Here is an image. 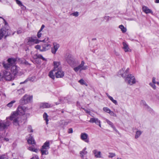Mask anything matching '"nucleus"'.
Instances as JSON below:
<instances>
[{"instance_id":"nucleus-49","label":"nucleus","mask_w":159,"mask_h":159,"mask_svg":"<svg viewBox=\"0 0 159 159\" xmlns=\"http://www.w3.org/2000/svg\"><path fill=\"white\" fill-rule=\"evenodd\" d=\"M22 62L25 65H30V63L27 62L26 60H22Z\"/></svg>"},{"instance_id":"nucleus-52","label":"nucleus","mask_w":159,"mask_h":159,"mask_svg":"<svg viewBox=\"0 0 159 159\" xmlns=\"http://www.w3.org/2000/svg\"><path fill=\"white\" fill-rule=\"evenodd\" d=\"M68 133L70 134L73 133V129L72 128H70L68 130Z\"/></svg>"},{"instance_id":"nucleus-19","label":"nucleus","mask_w":159,"mask_h":159,"mask_svg":"<svg viewBox=\"0 0 159 159\" xmlns=\"http://www.w3.org/2000/svg\"><path fill=\"white\" fill-rule=\"evenodd\" d=\"M53 45V47L51 48V52L53 54H55L58 49L59 48L60 45L59 44L56 43H54Z\"/></svg>"},{"instance_id":"nucleus-12","label":"nucleus","mask_w":159,"mask_h":159,"mask_svg":"<svg viewBox=\"0 0 159 159\" xmlns=\"http://www.w3.org/2000/svg\"><path fill=\"white\" fill-rule=\"evenodd\" d=\"M129 72V68H127L126 70H125V68H123L120 70L119 72V75H121L123 77L125 78L126 76H127V74H128Z\"/></svg>"},{"instance_id":"nucleus-38","label":"nucleus","mask_w":159,"mask_h":159,"mask_svg":"<svg viewBox=\"0 0 159 159\" xmlns=\"http://www.w3.org/2000/svg\"><path fill=\"white\" fill-rule=\"evenodd\" d=\"M103 110L108 113H109L110 111H111V110H110V109H109V108H107V107H104L103 109Z\"/></svg>"},{"instance_id":"nucleus-13","label":"nucleus","mask_w":159,"mask_h":159,"mask_svg":"<svg viewBox=\"0 0 159 159\" xmlns=\"http://www.w3.org/2000/svg\"><path fill=\"white\" fill-rule=\"evenodd\" d=\"M28 41L27 43V45H31L34 43H39V41H41L39 40L34 39L32 37L29 38L28 39Z\"/></svg>"},{"instance_id":"nucleus-55","label":"nucleus","mask_w":159,"mask_h":159,"mask_svg":"<svg viewBox=\"0 0 159 159\" xmlns=\"http://www.w3.org/2000/svg\"><path fill=\"white\" fill-rule=\"evenodd\" d=\"M156 78L155 77H153L152 79V83L153 84H156Z\"/></svg>"},{"instance_id":"nucleus-37","label":"nucleus","mask_w":159,"mask_h":159,"mask_svg":"<svg viewBox=\"0 0 159 159\" xmlns=\"http://www.w3.org/2000/svg\"><path fill=\"white\" fill-rule=\"evenodd\" d=\"M109 98L116 105H117V101L115 100H114L112 97H109Z\"/></svg>"},{"instance_id":"nucleus-20","label":"nucleus","mask_w":159,"mask_h":159,"mask_svg":"<svg viewBox=\"0 0 159 159\" xmlns=\"http://www.w3.org/2000/svg\"><path fill=\"white\" fill-rule=\"evenodd\" d=\"M53 105L48 103H41L40 104V107L42 108H49L52 107Z\"/></svg>"},{"instance_id":"nucleus-21","label":"nucleus","mask_w":159,"mask_h":159,"mask_svg":"<svg viewBox=\"0 0 159 159\" xmlns=\"http://www.w3.org/2000/svg\"><path fill=\"white\" fill-rule=\"evenodd\" d=\"M142 10L146 14L151 13L153 14V12L152 11L145 6H143Z\"/></svg>"},{"instance_id":"nucleus-46","label":"nucleus","mask_w":159,"mask_h":159,"mask_svg":"<svg viewBox=\"0 0 159 159\" xmlns=\"http://www.w3.org/2000/svg\"><path fill=\"white\" fill-rule=\"evenodd\" d=\"M74 70L76 72H78L80 70L79 67L77 66L74 67Z\"/></svg>"},{"instance_id":"nucleus-22","label":"nucleus","mask_w":159,"mask_h":159,"mask_svg":"<svg viewBox=\"0 0 159 159\" xmlns=\"http://www.w3.org/2000/svg\"><path fill=\"white\" fill-rule=\"evenodd\" d=\"M64 57L66 60H71L73 58V56L70 52H66L65 54Z\"/></svg>"},{"instance_id":"nucleus-58","label":"nucleus","mask_w":159,"mask_h":159,"mask_svg":"<svg viewBox=\"0 0 159 159\" xmlns=\"http://www.w3.org/2000/svg\"><path fill=\"white\" fill-rule=\"evenodd\" d=\"M2 139H3L5 140H6V141H8L9 140V139L7 138H2Z\"/></svg>"},{"instance_id":"nucleus-4","label":"nucleus","mask_w":159,"mask_h":159,"mask_svg":"<svg viewBox=\"0 0 159 159\" xmlns=\"http://www.w3.org/2000/svg\"><path fill=\"white\" fill-rule=\"evenodd\" d=\"M32 100V96L26 94L20 100V102L22 105H24L31 102Z\"/></svg>"},{"instance_id":"nucleus-48","label":"nucleus","mask_w":159,"mask_h":159,"mask_svg":"<svg viewBox=\"0 0 159 159\" xmlns=\"http://www.w3.org/2000/svg\"><path fill=\"white\" fill-rule=\"evenodd\" d=\"M35 48L37 49H39L41 51V49L42 48V46H41L39 45H37L35 46Z\"/></svg>"},{"instance_id":"nucleus-64","label":"nucleus","mask_w":159,"mask_h":159,"mask_svg":"<svg viewBox=\"0 0 159 159\" xmlns=\"http://www.w3.org/2000/svg\"><path fill=\"white\" fill-rule=\"evenodd\" d=\"M14 33H15V32H13V33H12V35H14Z\"/></svg>"},{"instance_id":"nucleus-31","label":"nucleus","mask_w":159,"mask_h":159,"mask_svg":"<svg viewBox=\"0 0 159 159\" xmlns=\"http://www.w3.org/2000/svg\"><path fill=\"white\" fill-rule=\"evenodd\" d=\"M119 27L121 29L122 33H125L126 31L127 30L126 28L123 25H119Z\"/></svg>"},{"instance_id":"nucleus-17","label":"nucleus","mask_w":159,"mask_h":159,"mask_svg":"<svg viewBox=\"0 0 159 159\" xmlns=\"http://www.w3.org/2000/svg\"><path fill=\"white\" fill-rule=\"evenodd\" d=\"M10 124V121L8 120H7L5 122H0V128L2 129L7 128Z\"/></svg>"},{"instance_id":"nucleus-5","label":"nucleus","mask_w":159,"mask_h":159,"mask_svg":"<svg viewBox=\"0 0 159 159\" xmlns=\"http://www.w3.org/2000/svg\"><path fill=\"white\" fill-rule=\"evenodd\" d=\"M16 60H4L2 63L3 67L7 70L15 64V61Z\"/></svg>"},{"instance_id":"nucleus-18","label":"nucleus","mask_w":159,"mask_h":159,"mask_svg":"<svg viewBox=\"0 0 159 159\" xmlns=\"http://www.w3.org/2000/svg\"><path fill=\"white\" fill-rule=\"evenodd\" d=\"M89 122L91 123H95L97 125H98L100 127H101V121L98 118H91Z\"/></svg>"},{"instance_id":"nucleus-45","label":"nucleus","mask_w":159,"mask_h":159,"mask_svg":"<svg viewBox=\"0 0 159 159\" xmlns=\"http://www.w3.org/2000/svg\"><path fill=\"white\" fill-rule=\"evenodd\" d=\"M116 156L115 153H110L109 155V157L112 158Z\"/></svg>"},{"instance_id":"nucleus-9","label":"nucleus","mask_w":159,"mask_h":159,"mask_svg":"<svg viewBox=\"0 0 159 159\" xmlns=\"http://www.w3.org/2000/svg\"><path fill=\"white\" fill-rule=\"evenodd\" d=\"M20 70V67L16 66L15 64H14L11 67V71L14 77L18 75Z\"/></svg>"},{"instance_id":"nucleus-1","label":"nucleus","mask_w":159,"mask_h":159,"mask_svg":"<svg viewBox=\"0 0 159 159\" xmlns=\"http://www.w3.org/2000/svg\"><path fill=\"white\" fill-rule=\"evenodd\" d=\"M4 20L5 26L0 30V40H1L4 36H5V37L6 38L7 36L11 34V31L9 29L7 23L4 19Z\"/></svg>"},{"instance_id":"nucleus-59","label":"nucleus","mask_w":159,"mask_h":159,"mask_svg":"<svg viewBox=\"0 0 159 159\" xmlns=\"http://www.w3.org/2000/svg\"><path fill=\"white\" fill-rule=\"evenodd\" d=\"M83 109L85 111L86 113H89L90 112L89 111L85 109L84 108H83Z\"/></svg>"},{"instance_id":"nucleus-16","label":"nucleus","mask_w":159,"mask_h":159,"mask_svg":"<svg viewBox=\"0 0 159 159\" xmlns=\"http://www.w3.org/2000/svg\"><path fill=\"white\" fill-rule=\"evenodd\" d=\"M54 65V70H57L61 69V66L60 63L59 61H54L53 62Z\"/></svg>"},{"instance_id":"nucleus-44","label":"nucleus","mask_w":159,"mask_h":159,"mask_svg":"<svg viewBox=\"0 0 159 159\" xmlns=\"http://www.w3.org/2000/svg\"><path fill=\"white\" fill-rule=\"evenodd\" d=\"M109 114L111 116L116 117V115L113 111H111Z\"/></svg>"},{"instance_id":"nucleus-54","label":"nucleus","mask_w":159,"mask_h":159,"mask_svg":"<svg viewBox=\"0 0 159 159\" xmlns=\"http://www.w3.org/2000/svg\"><path fill=\"white\" fill-rule=\"evenodd\" d=\"M31 159H39V158L38 156L35 155Z\"/></svg>"},{"instance_id":"nucleus-39","label":"nucleus","mask_w":159,"mask_h":159,"mask_svg":"<svg viewBox=\"0 0 159 159\" xmlns=\"http://www.w3.org/2000/svg\"><path fill=\"white\" fill-rule=\"evenodd\" d=\"M16 3L20 6H23L26 8L25 7H24L23 5L22 4L21 2L19 0H16Z\"/></svg>"},{"instance_id":"nucleus-25","label":"nucleus","mask_w":159,"mask_h":159,"mask_svg":"<svg viewBox=\"0 0 159 159\" xmlns=\"http://www.w3.org/2000/svg\"><path fill=\"white\" fill-rule=\"evenodd\" d=\"M93 153L94 154L95 157L96 158H101V152L95 149L93 151Z\"/></svg>"},{"instance_id":"nucleus-34","label":"nucleus","mask_w":159,"mask_h":159,"mask_svg":"<svg viewBox=\"0 0 159 159\" xmlns=\"http://www.w3.org/2000/svg\"><path fill=\"white\" fill-rule=\"evenodd\" d=\"M78 82L81 84V85H84L86 86H88V84L87 83L84 81V80L83 79H81Z\"/></svg>"},{"instance_id":"nucleus-61","label":"nucleus","mask_w":159,"mask_h":159,"mask_svg":"<svg viewBox=\"0 0 159 159\" xmlns=\"http://www.w3.org/2000/svg\"><path fill=\"white\" fill-rule=\"evenodd\" d=\"M155 2L156 3H159V0H155Z\"/></svg>"},{"instance_id":"nucleus-26","label":"nucleus","mask_w":159,"mask_h":159,"mask_svg":"<svg viewBox=\"0 0 159 159\" xmlns=\"http://www.w3.org/2000/svg\"><path fill=\"white\" fill-rule=\"evenodd\" d=\"M84 62L83 61H82L81 62V64L78 66L79 67L80 70V71L83 70H85L87 69V66H84Z\"/></svg>"},{"instance_id":"nucleus-56","label":"nucleus","mask_w":159,"mask_h":159,"mask_svg":"<svg viewBox=\"0 0 159 159\" xmlns=\"http://www.w3.org/2000/svg\"><path fill=\"white\" fill-rule=\"evenodd\" d=\"M44 27H45V25H42L41 27V28H40V29L39 31L41 32L42 30L44 28Z\"/></svg>"},{"instance_id":"nucleus-14","label":"nucleus","mask_w":159,"mask_h":159,"mask_svg":"<svg viewBox=\"0 0 159 159\" xmlns=\"http://www.w3.org/2000/svg\"><path fill=\"white\" fill-rule=\"evenodd\" d=\"M80 139L87 143L89 142V139L88 134L85 133H81L80 134Z\"/></svg>"},{"instance_id":"nucleus-24","label":"nucleus","mask_w":159,"mask_h":159,"mask_svg":"<svg viewBox=\"0 0 159 159\" xmlns=\"http://www.w3.org/2000/svg\"><path fill=\"white\" fill-rule=\"evenodd\" d=\"M123 49L125 52H131V50L129 47L128 45L125 42H123Z\"/></svg>"},{"instance_id":"nucleus-15","label":"nucleus","mask_w":159,"mask_h":159,"mask_svg":"<svg viewBox=\"0 0 159 159\" xmlns=\"http://www.w3.org/2000/svg\"><path fill=\"white\" fill-rule=\"evenodd\" d=\"M55 74L57 78H62L64 75V72L61 69L56 71Z\"/></svg>"},{"instance_id":"nucleus-3","label":"nucleus","mask_w":159,"mask_h":159,"mask_svg":"<svg viewBox=\"0 0 159 159\" xmlns=\"http://www.w3.org/2000/svg\"><path fill=\"white\" fill-rule=\"evenodd\" d=\"M50 148V143L49 141H46L44 143L43 145L40 148L41 154L47 155L48 154V150Z\"/></svg>"},{"instance_id":"nucleus-41","label":"nucleus","mask_w":159,"mask_h":159,"mask_svg":"<svg viewBox=\"0 0 159 159\" xmlns=\"http://www.w3.org/2000/svg\"><path fill=\"white\" fill-rule=\"evenodd\" d=\"M155 84H153L152 83H149L150 85L152 88L154 89H156V86L155 85Z\"/></svg>"},{"instance_id":"nucleus-50","label":"nucleus","mask_w":159,"mask_h":159,"mask_svg":"<svg viewBox=\"0 0 159 159\" xmlns=\"http://www.w3.org/2000/svg\"><path fill=\"white\" fill-rule=\"evenodd\" d=\"M72 15L73 16H77L79 15L78 12H74L72 13Z\"/></svg>"},{"instance_id":"nucleus-60","label":"nucleus","mask_w":159,"mask_h":159,"mask_svg":"<svg viewBox=\"0 0 159 159\" xmlns=\"http://www.w3.org/2000/svg\"><path fill=\"white\" fill-rule=\"evenodd\" d=\"M18 91L19 92V93H20L19 92H24V90L23 89H20L19 90H18Z\"/></svg>"},{"instance_id":"nucleus-47","label":"nucleus","mask_w":159,"mask_h":159,"mask_svg":"<svg viewBox=\"0 0 159 159\" xmlns=\"http://www.w3.org/2000/svg\"><path fill=\"white\" fill-rule=\"evenodd\" d=\"M41 31H39L37 33V37L39 39L41 36L42 34L40 33Z\"/></svg>"},{"instance_id":"nucleus-27","label":"nucleus","mask_w":159,"mask_h":159,"mask_svg":"<svg viewBox=\"0 0 159 159\" xmlns=\"http://www.w3.org/2000/svg\"><path fill=\"white\" fill-rule=\"evenodd\" d=\"M67 62L72 67H75L77 65V63L75 60H68Z\"/></svg>"},{"instance_id":"nucleus-32","label":"nucleus","mask_w":159,"mask_h":159,"mask_svg":"<svg viewBox=\"0 0 159 159\" xmlns=\"http://www.w3.org/2000/svg\"><path fill=\"white\" fill-rule=\"evenodd\" d=\"M142 133V132L141 131L138 130L136 132V134L135 135V139H137L141 135Z\"/></svg>"},{"instance_id":"nucleus-57","label":"nucleus","mask_w":159,"mask_h":159,"mask_svg":"<svg viewBox=\"0 0 159 159\" xmlns=\"http://www.w3.org/2000/svg\"><path fill=\"white\" fill-rule=\"evenodd\" d=\"M22 30H18L17 31V33L18 34H21V33H22Z\"/></svg>"},{"instance_id":"nucleus-28","label":"nucleus","mask_w":159,"mask_h":159,"mask_svg":"<svg viewBox=\"0 0 159 159\" xmlns=\"http://www.w3.org/2000/svg\"><path fill=\"white\" fill-rule=\"evenodd\" d=\"M86 148L85 147L84 148L82 151H80V152L81 157L82 158H84V156L86 154L88 153L87 151H86Z\"/></svg>"},{"instance_id":"nucleus-30","label":"nucleus","mask_w":159,"mask_h":159,"mask_svg":"<svg viewBox=\"0 0 159 159\" xmlns=\"http://www.w3.org/2000/svg\"><path fill=\"white\" fill-rule=\"evenodd\" d=\"M36 79V78L35 76H33L30 77H29L24 82V83H25L26 82H27L28 81H30V82H34L35 81Z\"/></svg>"},{"instance_id":"nucleus-2","label":"nucleus","mask_w":159,"mask_h":159,"mask_svg":"<svg viewBox=\"0 0 159 159\" xmlns=\"http://www.w3.org/2000/svg\"><path fill=\"white\" fill-rule=\"evenodd\" d=\"M27 142L28 143L31 144L32 146L28 147V149L32 152H37L38 151V149L35 148L34 146L36 144V143L33 137L30 136L29 139L27 140Z\"/></svg>"},{"instance_id":"nucleus-53","label":"nucleus","mask_w":159,"mask_h":159,"mask_svg":"<svg viewBox=\"0 0 159 159\" xmlns=\"http://www.w3.org/2000/svg\"><path fill=\"white\" fill-rule=\"evenodd\" d=\"M7 60H20V59L19 58H18L17 57H16V58L11 57V58H8L7 59Z\"/></svg>"},{"instance_id":"nucleus-7","label":"nucleus","mask_w":159,"mask_h":159,"mask_svg":"<svg viewBox=\"0 0 159 159\" xmlns=\"http://www.w3.org/2000/svg\"><path fill=\"white\" fill-rule=\"evenodd\" d=\"M2 77L6 80L10 81L14 79V77L9 71L7 70L3 71Z\"/></svg>"},{"instance_id":"nucleus-62","label":"nucleus","mask_w":159,"mask_h":159,"mask_svg":"<svg viewBox=\"0 0 159 159\" xmlns=\"http://www.w3.org/2000/svg\"><path fill=\"white\" fill-rule=\"evenodd\" d=\"M106 94L109 98V97H111V96H110L109 95V94H108V93H106Z\"/></svg>"},{"instance_id":"nucleus-43","label":"nucleus","mask_w":159,"mask_h":159,"mask_svg":"<svg viewBox=\"0 0 159 159\" xmlns=\"http://www.w3.org/2000/svg\"><path fill=\"white\" fill-rule=\"evenodd\" d=\"M0 159H8L7 156L3 155L0 157Z\"/></svg>"},{"instance_id":"nucleus-8","label":"nucleus","mask_w":159,"mask_h":159,"mask_svg":"<svg viewBox=\"0 0 159 159\" xmlns=\"http://www.w3.org/2000/svg\"><path fill=\"white\" fill-rule=\"evenodd\" d=\"M125 81L128 84L132 85L136 83L134 77L132 74H128L125 80Z\"/></svg>"},{"instance_id":"nucleus-11","label":"nucleus","mask_w":159,"mask_h":159,"mask_svg":"<svg viewBox=\"0 0 159 159\" xmlns=\"http://www.w3.org/2000/svg\"><path fill=\"white\" fill-rule=\"evenodd\" d=\"M25 108L24 107L19 106L17 109V111L14 112L17 113V116H18L19 115H24L25 112Z\"/></svg>"},{"instance_id":"nucleus-6","label":"nucleus","mask_w":159,"mask_h":159,"mask_svg":"<svg viewBox=\"0 0 159 159\" xmlns=\"http://www.w3.org/2000/svg\"><path fill=\"white\" fill-rule=\"evenodd\" d=\"M48 38H45L42 41V42L46 43H43L42 45V48L41 49V51L43 52L47 51L50 49L51 48V45L49 43V41H48Z\"/></svg>"},{"instance_id":"nucleus-51","label":"nucleus","mask_w":159,"mask_h":159,"mask_svg":"<svg viewBox=\"0 0 159 159\" xmlns=\"http://www.w3.org/2000/svg\"><path fill=\"white\" fill-rule=\"evenodd\" d=\"M110 18V17L109 16H105L104 17V19L106 20L107 21H108Z\"/></svg>"},{"instance_id":"nucleus-33","label":"nucleus","mask_w":159,"mask_h":159,"mask_svg":"<svg viewBox=\"0 0 159 159\" xmlns=\"http://www.w3.org/2000/svg\"><path fill=\"white\" fill-rule=\"evenodd\" d=\"M48 116L47 113L45 112L43 114V117L44 119V120L46 121V124H48Z\"/></svg>"},{"instance_id":"nucleus-23","label":"nucleus","mask_w":159,"mask_h":159,"mask_svg":"<svg viewBox=\"0 0 159 159\" xmlns=\"http://www.w3.org/2000/svg\"><path fill=\"white\" fill-rule=\"evenodd\" d=\"M105 120L106 121V122L107 123L110 125L111 127H112L114 130H115L116 132H118V130L116 129V127L114 125V124L110 120H108V119L105 118Z\"/></svg>"},{"instance_id":"nucleus-35","label":"nucleus","mask_w":159,"mask_h":159,"mask_svg":"<svg viewBox=\"0 0 159 159\" xmlns=\"http://www.w3.org/2000/svg\"><path fill=\"white\" fill-rule=\"evenodd\" d=\"M141 103L143 104L145 109L147 110H149L150 109L149 107L146 104V102L142 100Z\"/></svg>"},{"instance_id":"nucleus-40","label":"nucleus","mask_w":159,"mask_h":159,"mask_svg":"<svg viewBox=\"0 0 159 159\" xmlns=\"http://www.w3.org/2000/svg\"><path fill=\"white\" fill-rule=\"evenodd\" d=\"M28 130L30 132H33V130L32 129V127L30 125H28Z\"/></svg>"},{"instance_id":"nucleus-36","label":"nucleus","mask_w":159,"mask_h":159,"mask_svg":"<svg viewBox=\"0 0 159 159\" xmlns=\"http://www.w3.org/2000/svg\"><path fill=\"white\" fill-rule=\"evenodd\" d=\"M16 102V101L15 100H13L11 101L8 104H7V107H12L13 106V103H15Z\"/></svg>"},{"instance_id":"nucleus-29","label":"nucleus","mask_w":159,"mask_h":159,"mask_svg":"<svg viewBox=\"0 0 159 159\" xmlns=\"http://www.w3.org/2000/svg\"><path fill=\"white\" fill-rule=\"evenodd\" d=\"M54 72H55L56 71L54 70H52L49 72L48 74V75L49 77L53 80H54L55 78V76L54 75L55 73H54Z\"/></svg>"},{"instance_id":"nucleus-63","label":"nucleus","mask_w":159,"mask_h":159,"mask_svg":"<svg viewBox=\"0 0 159 159\" xmlns=\"http://www.w3.org/2000/svg\"><path fill=\"white\" fill-rule=\"evenodd\" d=\"M156 84H157L158 85H159V82H156Z\"/></svg>"},{"instance_id":"nucleus-42","label":"nucleus","mask_w":159,"mask_h":159,"mask_svg":"<svg viewBox=\"0 0 159 159\" xmlns=\"http://www.w3.org/2000/svg\"><path fill=\"white\" fill-rule=\"evenodd\" d=\"M37 58L41 59L42 60H45V59L40 54H38L37 55Z\"/></svg>"},{"instance_id":"nucleus-10","label":"nucleus","mask_w":159,"mask_h":159,"mask_svg":"<svg viewBox=\"0 0 159 159\" xmlns=\"http://www.w3.org/2000/svg\"><path fill=\"white\" fill-rule=\"evenodd\" d=\"M18 119L19 116H17V113L16 112H13L10 118V120H13V124L16 126L19 125Z\"/></svg>"}]
</instances>
